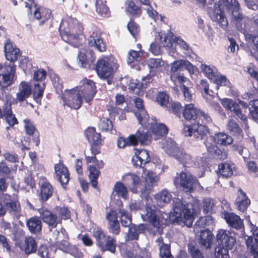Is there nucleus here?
I'll return each instance as SVG.
<instances>
[{
	"label": "nucleus",
	"mask_w": 258,
	"mask_h": 258,
	"mask_svg": "<svg viewBox=\"0 0 258 258\" xmlns=\"http://www.w3.org/2000/svg\"><path fill=\"white\" fill-rule=\"evenodd\" d=\"M133 136H130L126 138L120 137L118 138L117 144L119 148H124L126 146H135V139Z\"/></svg>",
	"instance_id": "nucleus-58"
},
{
	"label": "nucleus",
	"mask_w": 258,
	"mask_h": 258,
	"mask_svg": "<svg viewBox=\"0 0 258 258\" xmlns=\"http://www.w3.org/2000/svg\"><path fill=\"white\" fill-rule=\"evenodd\" d=\"M6 206L14 219L18 220L21 216V207L19 203L16 201H10L6 203Z\"/></svg>",
	"instance_id": "nucleus-29"
},
{
	"label": "nucleus",
	"mask_w": 258,
	"mask_h": 258,
	"mask_svg": "<svg viewBox=\"0 0 258 258\" xmlns=\"http://www.w3.org/2000/svg\"><path fill=\"white\" fill-rule=\"evenodd\" d=\"M216 85V89L218 90L220 86H230V82L225 76L219 74H217L214 78L212 80Z\"/></svg>",
	"instance_id": "nucleus-52"
},
{
	"label": "nucleus",
	"mask_w": 258,
	"mask_h": 258,
	"mask_svg": "<svg viewBox=\"0 0 258 258\" xmlns=\"http://www.w3.org/2000/svg\"><path fill=\"white\" fill-rule=\"evenodd\" d=\"M99 127L103 131H111L113 125L112 121L107 118H101L99 123Z\"/></svg>",
	"instance_id": "nucleus-63"
},
{
	"label": "nucleus",
	"mask_w": 258,
	"mask_h": 258,
	"mask_svg": "<svg viewBox=\"0 0 258 258\" xmlns=\"http://www.w3.org/2000/svg\"><path fill=\"white\" fill-rule=\"evenodd\" d=\"M142 218L144 221H148L152 226L147 228L149 234L154 236L162 233L165 227V220L159 212L153 210L151 208H147L146 213L142 214Z\"/></svg>",
	"instance_id": "nucleus-6"
},
{
	"label": "nucleus",
	"mask_w": 258,
	"mask_h": 258,
	"mask_svg": "<svg viewBox=\"0 0 258 258\" xmlns=\"http://www.w3.org/2000/svg\"><path fill=\"white\" fill-rule=\"evenodd\" d=\"M221 104L227 110L233 112L237 117L244 122L247 121V116L242 113L239 105L231 99L224 98L221 99Z\"/></svg>",
	"instance_id": "nucleus-16"
},
{
	"label": "nucleus",
	"mask_w": 258,
	"mask_h": 258,
	"mask_svg": "<svg viewBox=\"0 0 258 258\" xmlns=\"http://www.w3.org/2000/svg\"><path fill=\"white\" fill-rule=\"evenodd\" d=\"M134 102L137 108V110L135 112V114L139 123L141 124H146V121L149 119V117L144 109L143 100L140 98H136L134 100Z\"/></svg>",
	"instance_id": "nucleus-21"
},
{
	"label": "nucleus",
	"mask_w": 258,
	"mask_h": 258,
	"mask_svg": "<svg viewBox=\"0 0 258 258\" xmlns=\"http://www.w3.org/2000/svg\"><path fill=\"white\" fill-rule=\"evenodd\" d=\"M19 92L17 93V99L20 102L24 101L31 93V87L28 83L22 82L19 86Z\"/></svg>",
	"instance_id": "nucleus-28"
},
{
	"label": "nucleus",
	"mask_w": 258,
	"mask_h": 258,
	"mask_svg": "<svg viewBox=\"0 0 258 258\" xmlns=\"http://www.w3.org/2000/svg\"><path fill=\"white\" fill-rule=\"evenodd\" d=\"M171 198L172 196L170 193L166 189H163L155 195V199L157 205L159 207H163L166 204L168 203Z\"/></svg>",
	"instance_id": "nucleus-37"
},
{
	"label": "nucleus",
	"mask_w": 258,
	"mask_h": 258,
	"mask_svg": "<svg viewBox=\"0 0 258 258\" xmlns=\"http://www.w3.org/2000/svg\"><path fill=\"white\" fill-rule=\"evenodd\" d=\"M173 203V211L170 216L178 223H183L188 227L191 226L195 212L193 205L179 198H174Z\"/></svg>",
	"instance_id": "nucleus-3"
},
{
	"label": "nucleus",
	"mask_w": 258,
	"mask_h": 258,
	"mask_svg": "<svg viewBox=\"0 0 258 258\" xmlns=\"http://www.w3.org/2000/svg\"><path fill=\"white\" fill-rule=\"evenodd\" d=\"M54 170V178L65 188L70 179V174L67 168L63 164L58 163L55 165Z\"/></svg>",
	"instance_id": "nucleus-17"
},
{
	"label": "nucleus",
	"mask_w": 258,
	"mask_h": 258,
	"mask_svg": "<svg viewBox=\"0 0 258 258\" xmlns=\"http://www.w3.org/2000/svg\"><path fill=\"white\" fill-rule=\"evenodd\" d=\"M26 225L31 233H36L41 230V222L37 217H32L28 220Z\"/></svg>",
	"instance_id": "nucleus-43"
},
{
	"label": "nucleus",
	"mask_w": 258,
	"mask_h": 258,
	"mask_svg": "<svg viewBox=\"0 0 258 258\" xmlns=\"http://www.w3.org/2000/svg\"><path fill=\"white\" fill-rule=\"evenodd\" d=\"M202 72L205 74L206 77L212 80L214 78L216 73V69L213 66H210L205 64H202L201 66Z\"/></svg>",
	"instance_id": "nucleus-56"
},
{
	"label": "nucleus",
	"mask_w": 258,
	"mask_h": 258,
	"mask_svg": "<svg viewBox=\"0 0 258 258\" xmlns=\"http://www.w3.org/2000/svg\"><path fill=\"white\" fill-rule=\"evenodd\" d=\"M96 93L95 83L90 80L83 79L80 86L69 90H66L63 95L64 104L71 108L79 109L83 100L89 103Z\"/></svg>",
	"instance_id": "nucleus-1"
},
{
	"label": "nucleus",
	"mask_w": 258,
	"mask_h": 258,
	"mask_svg": "<svg viewBox=\"0 0 258 258\" xmlns=\"http://www.w3.org/2000/svg\"><path fill=\"white\" fill-rule=\"evenodd\" d=\"M146 124H141L144 125L152 130L153 133L157 136H163L167 134L168 129L166 126L163 123H158L152 118L146 121Z\"/></svg>",
	"instance_id": "nucleus-20"
},
{
	"label": "nucleus",
	"mask_w": 258,
	"mask_h": 258,
	"mask_svg": "<svg viewBox=\"0 0 258 258\" xmlns=\"http://www.w3.org/2000/svg\"><path fill=\"white\" fill-rule=\"evenodd\" d=\"M137 132L135 135H131L135 139V146L138 143L141 145H148L151 141V137L148 131V128L142 125Z\"/></svg>",
	"instance_id": "nucleus-19"
},
{
	"label": "nucleus",
	"mask_w": 258,
	"mask_h": 258,
	"mask_svg": "<svg viewBox=\"0 0 258 258\" xmlns=\"http://www.w3.org/2000/svg\"><path fill=\"white\" fill-rule=\"evenodd\" d=\"M118 212L119 214V218L122 226L127 227L133 224L132 215L126 210L119 208L118 209Z\"/></svg>",
	"instance_id": "nucleus-42"
},
{
	"label": "nucleus",
	"mask_w": 258,
	"mask_h": 258,
	"mask_svg": "<svg viewBox=\"0 0 258 258\" xmlns=\"http://www.w3.org/2000/svg\"><path fill=\"white\" fill-rule=\"evenodd\" d=\"M233 142L232 138L224 133H219L215 136H210L205 142V146L208 151L214 157L223 160L227 158V153L222 151L216 145V143L219 145H230Z\"/></svg>",
	"instance_id": "nucleus-4"
},
{
	"label": "nucleus",
	"mask_w": 258,
	"mask_h": 258,
	"mask_svg": "<svg viewBox=\"0 0 258 258\" xmlns=\"http://www.w3.org/2000/svg\"><path fill=\"white\" fill-rule=\"evenodd\" d=\"M182 164L193 165V161L190 154H187L183 149H179L173 157Z\"/></svg>",
	"instance_id": "nucleus-39"
},
{
	"label": "nucleus",
	"mask_w": 258,
	"mask_h": 258,
	"mask_svg": "<svg viewBox=\"0 0 258 258\" xmlns=\"http://www.w3.org/2000/svg\"><path fill=\"white\" fill-rule=\"evenodd\" d=\"M113 191L120 197L124 199H126L128 197V191L125 185L121 182H117L114 186Z\"/></svg>",
	"instance_id": "nucleus-50"
},
{
	"label": "nucleus",
	"mask_w": 258,
	"mask_h": 258,
	"mask_svg": "<svg viewBox=\"0 0 258 258\" xmlns=\"http://www.w3.org/2000/svg\"><path fill=\"white\" fill-rule=\"evenodd\" d=\"M198 89L202 92H204L205 95L213 96L211 93H215L212 89H209V84L207 80L203 79L197 84Z\"/></svg>",
	"instance_id": "nucleus-57"
},
{
	"label": "nucleus",
	"mask_w": 258,
	"mask_h": 258,
	"mask_svg": "<svg viewBox=\"0 0 258 258\" xmlns=\"http://www.w3.org/2000/svg\"><path fill=\"white\" fill-rule=\"evenodd\" d=\"M162 148L169 155L174 157L180 149L176 143L171 138H168L162 142Z\"/></svg>",
	"instance_id": "nucleus-30"
},
{
	"label": "nucleus",
	"mask_w": 258,
	"mask_h": 258,
	"mask_svg": "<svg viewBox=\"0 0 258 258\" xmlns=\"http://www.w3.org/2000/svg\"><path fill=\"white\" fill-rule=\"evenodd\" d=\"M250 231L252 232L253 236L254 237L255 243L253 242V239L251 237L247 236L246 240V245L249 249H255L257 246L258 248V227H256L253 224H251L250 227Z\"/></svg>",
	"instance_id": "nucleus-40"
},
{
	"label": "nucleus",
	"mask_w": 258,
	"mask_h": 258,
	"mask_svg": "<svg viewBox=\"0 0 258 258\" xmlns=\"http://www.w3.org/2000/svg\"><path fill=\"white\" fill-rule=\"evenodd\" d=\"M199 109L194 107L193 104L190 103L185 105L183 111V115L187 120H193L196 122L199 114Z\"/></svg>",
	"instance_id": "nucleus-35"
},
{
	"label": "nucleus",
	"mask_w": 258,
	"mask_h": 258,
	"mask_svg": "<svg viewBox=\"0 0 258 258\" xmlns=\"http://www.w3.org/2000/svg\"><path fill=\"white\" fill-rule=\"evenodd\" d=\"M211 18L212 21L217 22L221 27L225 29L228 26V21L223 14V12L221 9L220 6L215 5L214 11L211 14Z\"/></svg>",
	"instance_id": "nucleus-25"
},
{
	"label": "nucleus",
	"mask_w": 258,
	"mask_h": 258,
	"mask_svg": "<svg viewBox=\"0 0 258 258\" xmlns=\"http://www.w3.org/2000/svg\"><path fill=\"white\" fill-rule=\"evenodd\" d=\"M224 218L231 228L240 231V237H245L244 224L239 216L233 213H226L224 214Z\"/></svg>",
	"instance_id": "nucleus-14"
},
{
	"label": "nucleus",
	"mask_w": 258,
	"mask_h": 258,
	"mask_svg": "<svg viewBox=\"0 0 258 258\" xmlns=\"http://www.w3.org/2000/svg\"><path fill=\"white\" fill-rule=\"evenodd\" d=\"M4 50L6 59L10 61L9 63H13L18 59L21 55L19 49L13 45L9 39L7 40L5 43Z\"/></svg>",
	"instance_id": "nucleus-18"
},
{
	"label": "nucleus",
	"mask_w": 258,
	"mask_h": 258,
	"mask_svg": "<svg viewBox=\"0 0 258 258\" xmlns=\"http://www.w3.org/2000/svg\"><path fill=\"white\" fill-rule=\"evenodd\" d=\"M229 11H231V14L232 16V21L234 22L235 25H239L241 26L240 22L242 20V15L240 12V7L239 4H236L234 6V7L231 8Z\"/></svg>",
	"instance_id": "nucleus-49"
},
{
	"label": "nucleus",
	"mask_w": 258,
	"mask_h": 258,
	"mask_svg": "<svg viewBox=\"0 0 258 258\" xmlns=\"http://www.w3.org/2000/svg\"><path fill=\"white\" fill-rule=\"evenodd\" d=\"M183 69L187 70L189 74L192 75L197 71V68L187 60H175L171 64L170 74H178V71Z\"/></svg>",
	"instance_id": "nucleus-15"
},
{
	"label": "nucleus",
	"mask_w": 258,
	"mask_h": 258,
	"mask_svg": "<svg viewBox=\"0 0 258 258\" xmlns=\"http://www.w3.org/2000/svg\"><path fill=\"white\" fill-rule=\"evenodd\" d=\"M122 180L133 193L140 192L142 195L149 194L150 188L144 186L140 176L133 173H127L122 177Z\"/></svg>",
	"instance_id": "nucleus-8"
},
{
	"label": "nucleus",
	"mask_w": 258,
	"mask_h": 258,
	"mask_svg": "<svg viewBox=\"0 0 258 258\" xmlns=\"http://www.w3.org/2000/svg\"><path fill=\"white\" fill-rule=\"evenodd\" d=\"M88 45L100 52L105 50L106 47L103 40L93 33L88 38Z\"/></svg>",
	"instance_id": "nucleus-32"
},
{
	"label": "nucleus",
	"mask_w": 258,
	"mask_h": 258,
	"mask_svg": "<svg viewBox=\"0 0 258 258\" xmlns=\"http://www.w3.org/2000/svg\"><path fill=\"white\" fill-rule=\"evenodd\" d=\"M22 249L27 254L35 252L37 250V243L34 238L31 236L26 237Z\"/></svg>",
	"instance_id": "nucleus-38"
},
{
	"label": "nucleus",
	"mask_w": 258,
	"mask_h": 258,
	"mask_svg": "<svg viewBox=\"0 0 258 258\" xmlns=\"http://www.w3.org/2000/svg\"><path fill=\"white\" fill-rule=\"evenodd\" d=\"M147 63L150 71L157 72L156 70L163 66L164 62L160 58H150L147 60Z\"/></svg>",
	"instance_id": "nucleus-55"
},
{
	"label": "nucleus",
	"mask_w": 258,
	"mask_h": 258,
	"mask_svg": "<svg viewBox=\"0 0 258 258\" xmlns=\"http://www.w3.org/2000/svg\"><path fill=\"white\" fill-rule=\"evenodd\" d=\"M213 235L210 231L205 230L201 232L200 244L203 249H208L211 247L212 243Z\"/></svg>",
	"instance_id": "nucleus-34"
},
{
	"label": "nucleus",
	"mask_w": 258,
	"mask_h": 258,
	"mask_svg": "<svg viewBox=\"0 0 258 258\" xmlns=\"http://www.w3.org/2000/svg\"><path fill=\"white\" fill-rule=\"evenodd\" d=\"M250 204V200L246 194L241 189H239L235 200V205L237 209L241 212H244Z\"/></svg>",
	"instance_id": "nucleus-24"
},
{
	"label": "nucleus",
	"mask_w": 258,
	"mask_h": 258,
	"mask_svg": "<svg viewBox=\"0 0 258 258\" xmlns=\"http://www.w3.org/2000/svg\"><path fill=\"white\" fill-rule=\"evenodd\" d=\"M219 247L215 248V256L217 258H230L228 249H231L235 242V238L229 231L219 230L217 235Z\"/></svg>",
	"instance_id": "nucleus-5"
},
{
	"label": "nucleus",
	"mask_w": 258,
	"mask_h": 258,
	"mask_svg": "<svg viewBox=\"0 0 258 258\" xmlns=\"http://www.w3.org/2000/svg\"><path fill=\"white\" fill-rule=\"evenodd\" d=\"M105 3V0H96V12L102 17L109 16V11Z\"/></svg>",
	"instance_id": "nucleus-46"
},
{
	"label": "nucleus",
	"mask_w": 258,
	"mask_h": 258,
	"mask_svg": "<svg viewBox=\"0 0 258 258\" xmlns=\"http://www.w3.org/2000/svg\"><path fill=\"white\" fill-rule=\"evenodd\" d=\"M207 128L198 120V123L190 125H185L183 133L185 136L192 137L195 139H204L206 136Z\"/></svg>",
	"instance_id": "nucleus-10"
},
{
	"label": "nucleus",
	"mask_w": 258,
	"mask_h": 258,
	"mask_svg": "<svg viewBox=\"0 0 258 258\" xmlns=\"http://www.w3.org/2000/svg\"><path fill=\"white\" fill-rule=\"evenodd\" d=\"M245 38L249 42H251L255 46L256 49L254 52H251V55L258 61V36L247 33L245 35Z\"/></svg>",
	"instance_id": "nucleus-54"
},
{
	"label": "nucleus",
	"mask_w": 258,
	"mask_h": 258,
	"mask_svg": "<svg viewBox=\"0 0 258 258\" xmlns=\"http://www.w3.org/2000/svg\"><path fill=\"white\" fill-rule=\"evenodd\" d=\"M50 78L54 87L55 88L56 93L57 94L61 93L62 92L63 86L60 79L54 73L50 74Z\"/></svg>",
	"instance_id": "nucleus-53"
},
{
	"label": "nucleus",
	"mask_w": 258,
	"mask_h": 258,
	"mask_svg": "<svg viewBox=\"0 0 258 258\" xmlns=\"http://www.w3.org/2000/svg\"><path fill=\"white\" fill-rule=\"evenodd\" d=\"M24 121L26 133L29 135H34L35 137L33 139V141L36 146H38L39 143V134L35 127L29 119H25Z\"/></svg>",
	"instance_id": "nucleus-41"
},
{
	"label": "nucleus",
	"mask_w": 258,
	"mask_h": 258,
	"mask_svg": "<svg viewBox=\"0 0 258 258\" xmlns=\"http://www.w3.org/2000/svg\"><path fill=\"white\" fill-rule=\"evenodd\" d=\"M198 113L196 122L198 123V120H199L201 124L205 125L206 124L211 123L212 119L207 113L199 109Z\"/></svg>",
	"instance_id": "nucleus-62"
},
{
	"label": "nucleus",
	"mask_w": 258,
	"mask_h": 258,
	"mask_svg": "<svg viewBox=\"0 0 258 258\" xmlns=\"http://www.w3.org/2000/svg\"><path fill=\"white\" fill-rule=\"evenodd\" d=\"M140 3L144 6H147L145 9L146 12L149 17L157 23L158 21H162L163 17L158 14L156 10H155L151 6V1L150 0H139Z\"/></svg>",
	"instance_id": "nucleus-31"
},
{
	"label": "nucleus",
	"mask_w": 258,
	"mask_h": 258,
	"mask_svg": "<svg viewBox=\"0 0 258 258\" xmlns=\"http://www.w3.org/2000/svg\"><path fill=\"white\" fill-rule=\"evenodd\" d=\"M56 246L61 250L71 254H74L77 250L75 246L70 245V243L66 240L57 242Z\"/></svg>",
	"instance_id": "nucleus-45"
},
{
	"label": "nucleus",
	"mask_w": 258,
	"mask_h": 258,
	"mask_svg": "<svg viewBox=\"0 0 258 258\" xmlns=\"http://www.w3.org/2000/svg\"><path fill=\"white\" fill-rule=\"evenodd\" d=\"M34 17L38 20H41L40 23L43 24L46 21L50 19L51 12L50 10L45 8H38L34 12Z\"/></svg>",
	"instance_id": "nucleus-33"
},
{
	"label": "nucleus",
	"mask_w": 258,
	"mask_h": 258,
	"mask_svg": "<svg viewBox=\"0 0 258 258\" xmlns=\"http://www.w3.org/2000/svg\"><path fill=\"white\" fill-rule=\"evenodd\" d=\"M160 256L161 258H174L171 254L169 245L162 244L160 247Z\"/></svg>",
	"instance_id": "nucleus-64"
},
{
	"label": "nucleus",
	"mask_w": 258,
	"mask_h": 258,
	"mask_svg": "<svg viewBox=\"0 0 258 258\" xmlns=\"http://www.w3.org/2000/svg\"><path fill=\"white\" fill-rule=\"evenodd\" d=\"M144 171V178H145L146 182V184L145 186L150 188V193L151 191L152 186L158 181L159 178L151 171L145 170Z\"/></svg>",
	"instance_id": "nucleus-44"
},
{
	"label": "nucleus",
	"mask_w": 258,
	"mask_h": 258,
	"mask_svg": "<svg viewBox=\"0 0 258 258\" xmlns=\"http://www.w3.org/2000/svg\"><path fill=\"white\" fill-rule=\"evenodd\" d=\"M173 37V33L170 31H168L166 33L161 31L156 37L155 40L159 41L161 46L169 48L172 46Z\"/></svg>",
	"instance_id": "nucleus-27"
},
{
	"label": "nucleus",
	"mask_w": 258,
	"mask_h": 258,
	"mask_svg": "<svg viewBox=\"0 0 258 258\" xmlns=\"http://www.w3.org/2000/svg\"><path fill=\"white\" fill-rule=\"evenodd\" d=\"M16 66L12 63H6L4 74L0 75V86L6 88L12 84L15 76Z\"/></svg>",
	"instance_id": "nucleus-13"
},
{
	"label": "nucleus",
	"mask_w": 258,
	"mask_h": 258,
	"mask_svg": "<svg viewBox=\"0 0 258 258\" xmlns=\"http://www.w3.org/2000/svg\"><path fill=\"white\" fill-rule=\"evenodd\" d=\"M86 136L88 141L93 145H99L102 143L100 134L96 132L94 127H89L86 131Z\"/></svg>",
	"instance_id": "nucleus-36"
},
{
	"label": "nucleus",
	"mask_w": 258,
	"mask_h": 258,
	"mask_svg": "<svg viewBox=\"0 0 258 258\" xmlns=\"http://www.w3.org/2000/svg\"><path fill=\"white\" fill-rule=\"evenodd\" d=\"M93 235L96 239L97 246L102 251H109L115 253L116 251L115 239L110 236L106 235L100 227L94 228Z\"/></svg>",
	"instance_id": "nucleus-7"
},
{
	"label": "nucleus",
	"mask_w": 258,
	"mask_h": 258,
	"mask_svg": "<svg viewBox=\"0 0 258 258\" xmlns=\"http://www.w3.org/2000/svg\"><path fill=\"white\" fill-rule=\"evenodd\" d=\"M227 128L231 134L234 136H239L242 134V130L239 126L236 121L230 120L227 125Z\"/></svg>",
	"instance_id": "nucleus-51"
},
{
	"label": "nucleus",
	"mask_w": 258,
	"mask_h": 258,
	"mask_svg": "<svg viewBox=\"0 0 258 258\" xmlns=\"http://www.w3.org/2000/svg\"><path fill=\"white\" fill-rule=\"evenodd\" d=\"M219 170L220 173L222 176L229 177L233 173V171L231 165L227 163H221L219 165Z\"/></svg>",
	"instance_id": "nucleus-59"
},
{
	"label": "nucleus",
	"mask_w": 258,
	"mask_h": 258,
	"mask_svg": "<svg viewBox=\"0 0 258 258\" xmlns=\"http://www.w3.org/2000/svg\"><path fill=\"white\" fill-rule=\"evenodd\" d=\"M128 227V232L126 235V240H137L139 239V234L144 233L147 229L144 224L136 225L133 224Z\"/></svg>",
	"instance_id": "nucleus-23"
},
{
	"label": "nucleus",
	"mask_w": 258,
	"mask_h": 258,
	"mask_svg": "<svg viewBox=\"0 0 258 258\" xmlns=\"http://www.w3.org/2000/svg\"><path fill=\"white\" fill-rule=\"evenodd\" d=\"M54 192L52 185L47 180L43 181L40 186L39 199L42 202H46L52 197Z\"/></svg>",
	"instance_id": "nucleus-26"
},
{
	"label": "nucleus",
	"mask_w": 258,
	"mask_h": 258,
	"mask_svg": "<svg viewBox=\"0 0 258 258\" xmlns=\"http://www.w3.org/2000/svg\"><path fill=\"white\" fill-rule=\"evenodd\" d=\"M82 31V26L72 18L63 19L59 25L62 39L74 47H78L81 43L80 37Z\"/></svg>",
	"instance_id": "nucleus-2"
},
{
	"label": "nucleus",
	"mask_w": 258,
	"mask_h": 258,
	"mask_svg": "<svg viewBox=\"0 0 258 258\" xmlns=\"http://www.w3.org/2000/svg\"><path fill=\"white\" fill-rule=\"evenodd\" d=\"M127 11L132 15L137 17H139L142 12L141 8L137 6L133 1L128 3Z\"/></svg>",
	"instance_id": "nucleus-61"
},
{
	"label": "nucleus",
	"mask_w": 258,
	"mask_h": 258,
	"mask_svg": "<svg viewBox=\"0 0 258 258\" xmlns=\"http://www.w3.org/2000/svg\"><path fill=\"white\" fill-rule=\"evenodd\" d=\"M117 67L113 66L105 59H100L98 60L96 66V71L98 76L104 79H107V83H111L109 79L113 75Z\"/></svg>",
	"instance_id": "nucleus-9"
},
{
	"label": "nucleus",
	"mask_w": 258,
	"mask_h": 258,
	"mask_svg": "<svg viewBox=\"0 0 258 258\" xmlns=\"http://www.w3.org/2000/svg\"><path fill=\"white\" fill-rule=\"evenodd\" d=\"M38 211L43 222L49 227L56 228L58 224L61 223V218L53 212L43 208L39 209Z\"/></svg>",
	"instance_id": "nucleus-12"
},
{
	"label": "nucleus",
	"mask_w": 258,
	"mask_h": 258,
	"mask_svg": "<svg viewBox=\"0 0 258 258\" xmlns=\"http://www.w3.org/2000/svg\"><path fill=\"white\" fill-rule=\"evenodd\" d=\"M89 178L92 186L94 188H98L97 179L100 174V171L97 169L94 166L90 165L89 166Z\"/></svg>",
	"instance_id": "nucleus-47"
},
{
	"label": "nucleus",
	"mask_w": 258,
	"mask_h": 258,
	"mask_svg": "<svg viewBox=\"0 0 258 258\" xmlns=\"http://www.w3.org/2000/svg\"><path fill=\"white\" fill-rule=\"evenodd\" d=\"M134 166L144 168L143 165L150 162V157L148 151L146 150H137L135 156L132 158Z\"/></svg>",
	"instance_id": "nucleus-22"
},
{
	"label": "nucleus",
	"mask_w": 258,
	"mask_h": 258,
	"mask_svg": "<svg viewBox=\"0 0 258 258\" xmlns=\"http://www.w3.org/2000/svg\"><path fill=\"white\" fill-rule=\"evenodd\" d=\"M248 107L250 117L254 121L258 123V99L250 100Z\"/></svg>",
	"instance_id": "nucleus-48"
},
{
	"label": "nucleus",
	"mask_w": 258,
	"mask_h": 258,
	"mask_svg": "<svg viewBox=\"0 0 258 258\" xmlns=\"http://www.w3.org/2000/svg\"><path fill=\"white\" fill-rule=\"evenodd\" d=\"M143 54V51L142 50H131L128 54L127 62L128 63H131L135 60L138 61L140 60L141 56Z\"/></svg>",
	"instance_id": "nucleus-60"
},
{
	"label": "nucleus",
	"mask_w": 258,
	"mask_h": 258,
	"mask_svg": "<svg viewBox=\"0 0 258 258\" xmlns=\"http://www.w3.org/2000/svg\"><path fill=\"white\" fill-rule=\"evenodd\" d=\"M197 181L196 178L190 173L183 172L180 175V183L175 180L174 184L176 186L180 184L186 192H191Z\"/></svg>",
	"instance_id": "nucleus-11"
}]
</instances>
